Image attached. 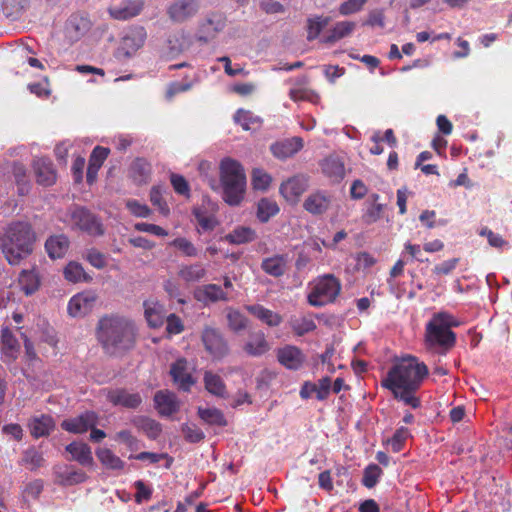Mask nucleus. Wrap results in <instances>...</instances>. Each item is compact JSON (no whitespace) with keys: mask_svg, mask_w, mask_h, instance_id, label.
Masks as SVG:
<instances>
[{"mask_svg":"<svg viewBox=\"0 0 512 512\" xmlns=\"http://www.w3.org/2000/svg\"><path fill=\"white\" fill-rule=\"evenodd\" d=\"M427 375V366L416 357L408 356L393 365L382 380V386L390 390L396 400L417 409L421 405L417 392Z\"/></svg>","mask_w":512,"mask_h":512,"instance_id":"obj_1","label":"nucleus"},{"mask_svg":"<svg viewBox=\"0 0 512 512\" xmlns=\"http://www.w3.org/2000/svg\"><path fill=\"white\" fill-rule=\"evenodd\" d=\"M136 332L135 323L119 315L104 316L97 326V338L108 352L130 349L134 345Z\"/></svg>","mask_w":512,"mask_h":512,"instance_id":"obj_2","label":"nucleus"},{"mask_svg":"<svg viewBox=\"0 0 512 512\" xmlns=\"http://www.w3.org/2000/svg\"><path fill=\"white\" fill-rule=\"evenodd\" d=\"M34 240L30 225L16 222L10 224L0 237V248L7 261L16 265L32 253Z\"/></svg>","mask_w":512,"mask_h":512,"instance_id":"obj_3","label":"nucleus"},{"mask_svg":"<svg viewBox=\"0 0 512 512\" xmlns=\"http://www.w3.org/2000/svg\"><path fill=\"white\" fill-rule=\"evenodd\" d=\"M220 179L225 202L231 206L239 205L246 187V176L242 165L231 158L223 159L220 164Z\"/></svg>","mask_w":512,"mask_h":512,"instance_id":"obj_4","label":"nucleus"},{"mask_svg":"<svg viewBox=\"0 0 512 512\" xmlns=\"http://www.w3.org/2000/svg\"><path fill=\"white\" fill-rule=\"evenodd\" d=\"M457 323L453 317L445 312L435 314L432 320L427 324L426 340L430 346H441L450 348L455 343V333L450 327L456 326Z\"/></svg>","mask_w":512,"mask_h":512,"instance_id":"obj_5","label":"nucleus"},{"mask_svg":"<svg viewBox=\"0 0 512 512\" xmlns=\"http://www.w3.org/2000/svg\"><path fill=\"white\" fill-rule=\"evenodd\" d=\"M341 291V283L332 274L318 277L307 295L308 303L314 307H322L332 303Z\"/></svg>","mask_w":512,"mask_h":512,"instance_id":"obj_6","label":"nucleus"},{"mask_svg":"<svg viewBox=\"0 0 512 512\" xmlns=\"http://www.w3.org/2000/svg\"><path fill=\"white\" fill-rule=\"evenodd\" d=\"M145 39L146 31L143 27L129 30L115 52L116 58L122 60L132 57L143 46Z\"/></svg>","mask_w":512,"mask_h":512,"instance_id":"obj_7","label":"nucleus"},{"mask_svg":"<svg viewBox=\"0 0 512 512\" xmlns=\"http://www.w3.org/2000/svg\"><path fill=\"white\" fill-rule=\"evenodd\" d=\"M195 367L185 358H179L170 367V375L178 389L188 392L195 385L196 379L193 377Z\"/></svg>","mask_w":512,"mask_h":512,"instance_id":"obj_8","label":"nucleus"},{"mask_svg":"<svg viewBox=\"0 0 512 512\" xmlns=\"http://www.w3.org/2000/svg\"><path fill=\"white\" fill-rule=\"evenodd\" d=\"M308 187L309 177L304 174H298L283 181L279 192L288 203L295 205Z\"/></svg>","mask_w":512,"mask_h":512,"instance_id":"obj_9","label":"nucleus"},{"mask_svg":"<svg viewBox=\"0 0 512 512\" xmlns=\"http://www.w3.org/2000/svg\"><path fill=\"white\" fill-rule=\"evenodd\" d=\"M71 224L89 235L98 236L103 234V227L99 219L81 207L72 211Z\"/></svg>","mask_w":512,"mask_h":512,"instance_id":"obj_10","label":"nucleus"},{"mask_svg":"<svg viewBox=\"0 0 512 512\" xmlns=\"http://www.w3.org/2000/svg\"><path fill=\"white\" fill-rule=\"evenodd\" d=\"M144 5V0H113L108 13L115 20L125 21L138 16Z\"/></svg>","mask_w":512,"mask_h":512,"instance_id":"obj_11","label":"nucleus"},{"mask_svg":"<svg viewBox=\"0 0 512 512\" xmlns=\"http://www.w3.org/2000/svg\"><path fill=\"white\" fill-rule=\"evenodd\" d=\"M201 339L206 351L214 359H221L227 355V342L217 329L212 327H205L202 331Z\"/></svg>","mask_w":512,"mask_h":512,"instance_id":"obj_12","label":"nucleus"},{"mask_svg":"<svg viewBox=\"0 0 512 512\" xmlns=\"http://www.w3.org/2000/svg\"><path fill=\"white\" fill-rule=\"evenodd\" d=\"M97 296L92 291H83L74 295L68 302L67 311L71 317H84L94 307Z\"/></svg>","mask_w":512,"mask_h":512,"instance_id":"obj_13","label":"nucleus"},{"mask_svg":"<svg viewBox=\"0 0 512 512\" xmlns=\"http://www.w3.org/2000/svg\"><path fill=\"white\" fill-rule=\"evenodd\" d=\"M215 211L216 204L206 197L202 199L200 205L193 208V215L202 230L211 231L216 227L217 220L214 216Z\"/></svg>","mask_w":512,"mask_h":512,"instance_id":"obj_14","label":"nucleus"},{"mask_svg":"<svg viewBox=\"0 0 512 512\" xmlns=\"http://www.w3.org/2000/svg\"><path fill=\"white\" fill-rule=\"evenodd\" d=\"M199 7L198 0H175L168 7L167 13L174 22L182 23L194 17Z\"/></svg>","mask_w":512,"mask_h":512,"instance_id":"obj_15","label":"nucleus"},{"mask_svg":"<svg viewBox=\"0 0 512 512\" xmlns=\"http://www.w3.org/2000/svg\"><path fill=\"white\" fill-rule=\"evenodd\" d=\"M331 204V194L327 191L317 190L305 198L303 208L312 215H322L329 210Z\"/></svg>","mask_w":512,"mask_h":512,"instance_id":"obj_16","label":"nucleus"},{"mask_svg":"<svg viewBox=\"0 0 512 512\" xmlns=\"http://www.w3.org/2000/svg\"><path fill=\"white\" fill-rule=\"evenodd\" d=\"M97 421V415L94 412L88 411L77 417L64 420L61 423V427L67 432L82 434L96 426Z\"/></svg>","mask_w":512,"mask_h":512,"instance_id":"obj_17","label":"nucleus"},{"mask_svg":"<svg viewBox=\"0 0 512 512\" xmlns=\"http://www.w3.org/2000/svg\"><path fill=\"white\" fill-rule=\"evenodd\" d=\"M91 29V21L88 17L80 14L72 15L65 25V36L71 42L80 40Z\"/></svg>","mask_w":512,"mask_h":512,"instance_id":"obj_18","label":"nucleus"},{"mask_svg":"<svg viewBox=\"0 0 512 512\" xmlns=\"http://www.w3.org/2000/svg\"><path fill=\"white\" fill-rule=\"evenodd\" d=\"M278 361L290 370H298L305 362V355L296 346L286 345L277 351Z\"/></svg>","mask_w":512,"mask_h":512,"instance_id":"obj_19","label":"nucleus"},{"mask_svg":"<svg viewBox=\"0 0 512 512\" xmlns=\"http://www.w3.org/2000/svg\"><path fill=\"white\" fill-rule=\"evenodd\" d=\"M155 407L162 416H171L180 409L177 396L168 390L158 391L154 396Z\"/></svg>","mask_w":512,"mask_h":512,"instance_id":"obj_20","label":"nucleus"},{"mask_svg":"<svg viewBox=\"0 0 512 512\" xmlns=\"http://www.w3.org/2000/svg\"><path fill=\"white\" fill-rule=\"evenodd\" d=\"M106 396L113 405L129 409L137 408L142 402V398L138 393H131L124 389L109 390Z\"/></svg>","mask_w":512,"mask_h":512,"instance_id":"obj_21","label":"nucleus"},{"mask_svg":"<svg viewBox=\"0 0 512 512\" xmlns=\"http://www.w3.org/2000/svg\"><path fill=\"white\" fill-rule=\"evenodd\" d=\"M144 316L148 325L157 328L163 325L165 318V308L156 299H148L143 303Z\"/></svg>","mask_w":512,"mask_h":512,"instance_id":"obj_22","label":"nucleus"},{"mask_svg":"<svg viewBox=\"0 0 512 512\" xmlns=\"http://www.w3.org/2000/svg\"><path fill=\"white\" fill-rule=\"evenodd\" d=\"M245 309L252 316L269 327H277L282 323V316L261 304L246 305Z\"/></svg>","mask_w":512,"mask_h":512,"instance_id":"obj_23","label":"nucleus"},{"mask_svg":"<svg viewBox=\"0 0 512 512\" xmlns=\"http://www.w3.org/2000/svg\"><path fill=\"white\" fill-rule=\"evenodd\" d=\"M303 148V140L300 137H293L271 146L273 155L279 159H286L293 156Z\"/></svg>","mask_w":512,"mask_h":512,"instance_id":"obj_24","label":"nucleus"},{"mask_svg":"<svg viewBox=\"0 0 512 512\" xmlns=\"http://www.w3.org/2000/svg\"><path fill=\"white\" fill-rule=\"evenodd\" d=\"M1 340L4 361L7 363L15 361L19 355L20 346L10 329H2Z\"/></svg>","mask_w":512,"mask_h":512,"instance_id":"obj_25","label":"nucleus"},{"mask_svg":"<svg viewBox=\"0 0 512 512\" xmlns=\"http://www.w3.org/2000/svg\"><path fill=\"white\" fill-rule=\"evenodd\" d=\"M195 298L202 302L227 301L228 297L224 290L216 284L203 285L196 289Z\"/></svg>","mask_w":512,"mask_h":512,"instance_id":"obj_26","label":"nucleus"},{"mask_svg":"<svg viewBox=\"0 0 512 512\" xmlns=\"http://www.w3.org/2000/svg\"><path fill=\"white\" fill-rule=\"evenodd\" d=\"M322 172L334 182H338L344 178V163L337 156H329L321 163Z\"/></svg>","mask_w":512,"mask_h":512,"instance_id":"obj_27","label":"nucleus"},{"mask_svg":"<svg viewBox=\"0 0 512 512\" xmlns=\"http://www.w3.org/2000/svg\"><path fill=\"white\" fill-rule=\"evenodd\" d=\"M66 451L71 454L72 460L77 461L83 466H91L93 457L91 448L83 442H72L66 446Z\"/></svg>","mask_w":512,"mask_h":512,"instance_id":"obj_28","label":"nucleus"},{"mask_svg":"<svg viewBox=\"0 0 512 512\" xmlns=\"http://www.w3.org/2000/svg\"><path fill=\"white\" fill-rule=\"evenodd\" d=\"M57 480L63 485H75L83 483L87 475L80 469H75L70 466L58 467L55 471Z\"/></svg>","mask_w":512,"mask_h":512,"instance_id":"obj_29","label":"nucleus"},{"mask_svg":"<svg viewBox=\"0 0 512 512\" xmlns=\"http://www.w3.org/2000/svg\"><path fill=\"white\" fill-rule=\"evenodd\" d=\"M288 259L285 255H274L263 259L261 268L263 271L273 277L284 275L287 270Z\"/></svg>","mask_w":512,"mask_h":512,"instance_id":"obj_30","label":"nucleus"},{"mask_svg":"<svg viewBox=\"0 0 512 512\" xmlns=\"http://www.w3.org/2000/svg\"><path fill=\"white\" fill-rule=\"evenodd\" d=\"M270 349L263 332H254L249 335L244 350L251 356H261Z\"/></svg>","mask_w":512,"mask_h":512,"instance_id":"obj_31","label":"nucleus"},{"mask_svg":"<svg viewBox=\"0 0 512 512\" xmlns=\"http://www.w3.org/2000/svg\"><path fill=\"white\" fill-rule=\"evenodd\" d=\"M45 248L50 258H62L69 248V240L65 235L51 236L46 240Z\"/></svg>","mask_w":512,"mask_h":512,"instance_id":"obj_32","label":"nucleus"},{"mask_svg":"<svg viewBox=\"0 0 512 512\" xmlns=\"http://www.w3.org/2000/svg\"><path fill=\"white\" fill-rule=\"evenodd\" d=\"M34 167L38 183L50 186L55 182L56 175L50 160L38 159L35 161Z\"/></svg>","mask_w":512,"mask_h":512,"instance_id":"obj_33","label":"nucleus"},{"mask_svg":"<svg viewBox=\"0 0 512 512\" xmlns=\"http://www.w3.org/2000/svg\"><path fill=\"white\" fill-rule=\"evenodd\" d=\"M205 389L212 395L220 398L227 397L226 385L223 379L211 371H206L204 374Z\"/></svg>","mask_w":512,"mask_h":512,"instance_id":"obj_34","label":"nucleus"},{"mask_svg":"<svg viewBox=\"0 0 512 512\" xmlns=\"http://www.w3.org/2000/svg\"><path fill=\"white\" fill-rule=\"evenodd\" d=\"M53 427V419L48 415L33 417L29 422L31 435L35 438L49 435Z\"/></svg>","mask_w":512,"mask_h":512,"instance_id":"obj_35","label":"nucleus"},{"mask_svg":"<svg viewBox=\"0 0 512 512\" xmlns=\"http://www.w3.org/2000/svg\"><path fill=\"white\" fill-rule=\"evenodd\" d=\"M20 289L28 296L34 294L40 286V279L34 270H23L18 278Z\"/></svg>","mask_w":512,"mask_h":512,"instance_id":"obj_36","label":"nucleus"},{"mask_svg":"<svg viewBox=\"0 0 512 512\" xmlns=\"http://www.w3.org/2000/svg\"><path fill=\"white\" fill-rule=\"evenodd\" d=\"M205 275L206 269L199 263L184 265L178 271V276L187 283L200 281Z\"/></svg>","mask_w":512,"mask_h":512,"instance_id":"obj_37","label":"nucleus"},{"mask_svg":"<svg viewBox=\"0 0 512 512\" xmlns=\"http://www.w3.org/2000/svg\"><path fill=\"white\" fill-rule=\"evenodd\" d=\"M99 461L108 469L122 470L124 462L108 448H99L96 450Z\"/></svg>","mask_w":512,"mask_h":512,"instance_id":"obj_38","label":"nucleus"},{"mask_svg":"<svg viewBox=\"0 0 512 512\" xmlns=\"http://www.w3.org/2000/svg\"><path fill=\"white\" fill-rule=\"evenodd\" d=\"M255 231L249 227L239 226L226 235V239L232 244H244L255 239Z\"/></svg>","mask_w":512,"mask_h":512,"instance_id":"obj_39","label":"nucleus"},{"mask_svg":"<svg viewBox=\"0 0 512 512\" xmlns=\"http://www.w3.org/2000/svg\"><path fill=\"white\" fill-rule=\"evenodd\" d=\"M63 274L65 279L72 283L90 280L82 265L75 261H71L65 266Z\"/></svg>","mask_w":512,"mask_h":512,"instance_id":"obj_40","label":"nucleus"},{"mask_svg":"<svg viewBox=\"0 0 512 512\" xmlns=\"http://www.w3.org/2000/svg\"><path fill=\"white\" fill-rule=\"evenodd\" d=\"M356 24L352 21H340L335 24L328 35L327 42H336L349 36L355 29Z\"/></svg>","mask_w":512,"mask_h":512,"instance_id":"obj_41","label":"nucleus"},{"mask_svg":"<svg viewBox=\"0 0 512 512\" xmlns=\"http://www.w3.org/2000/svg\"><path fill=\"white\" fill-rule=\"evenodd\" d=\"M226 318L228 327L234 332H240L247 327L248 319L239 310L227 308Z\"/></svg>","mask_w":512,"mask_h":512,"instance_id":"obj_42","label":"nucleus"},{"mask_svg":"<svg viewBox=\"0 0 512 512\" xmlns=\"http://www.w3.org/2000/svg\"><path fill=\"white\" fill-rule=\"evenodd\" d=\"M279 212V207L274 200L263 198L258 203L257 217L261 222H267Z\"/></svg>","mask_w":512,"mask_h":512,"instance_id":"obj_43","label":"nucleus"},{"mask_svg":"<svg viewBox=\"0 0 512 512\" xmlns=\"http://www.w3.org/2000/svg\"><path fill=\"white\" fill-rule=\"evenodd\" d=\"M198 415L204 422L210 425H226V420L223 413L217 408H199Z\"/></svg>","mask_w":512,"mask_h":512,"instance_id":"obj_44","label":"nucleus"},{"mask_svg":"<svg viewBox=\"0 0 512 512\" xmlns=\"http://www.w3.org/2000/svg\"><path fill=\"white\" fill-rule=\"evenodd\" d=\"M234 120L241 125L244 130L255 129L260 124V119L253 115L250 111L239 109L235 115Z\"/></svg>","mask_w":512,"mask_h":512,"instance_id":"obj_45","label":"nucleus"},{"mask_svg":"<svg viewBox=\"0 0 512 512\" xmlns=\"http://www.w3.org/2000/svg\"><path fill=\"white\" fill-rule=\"evenodd\" d=\"M293 331L302 336L313 331L316 328L315 322L308 317L294 318L290 321Z\"/></svg>","mask_w":512,"mask_h":512,"instance_id":"obj_46","label":"nucleus"},{"mask_svg":"<svg viewBox=\"0 0 512 512\" xmlns=\"http://www.w3.org/2000/svg\"><path fill=\"white\" fill-rule=\"evenodd\" d=\"M330 17H315L308 20V39L312 40L318 37L321 31L329 24Z\"/></svg>","mask_w":512,"mask_h":512,"instance_id":"obj_47","label":"nucleus"},{"mask_svg":"<svg viewBox=\"0 0 512 512\" xmlns=\"http://www.w3.org/2000/svg\"><path fill=\"white\" fill-rule=\"evenodd\" d=\"M44 459L40 452L35 448H28L24 451L22 463L27 465L29 469L34 470L43 465Z\"/></svg>","mask_w":512,"mask_h":512,"instance_id":"obj_48","label":"nucleus"},{"mask_svg":"<svg viewBox=\"0 0 512 512\" xmlns=\"http://www.w3.org/2000/svg\"><path fill=\"white\" fill-rule=\"evenodd\" d=\"M181 432L187 442L198 443L205 438L204 432L195 424H183Z\"/></svg>","mask_w":512,"mask_h":512,"instance_id":"obj_49","label":"nucleus"},{"mask_svg":"<svg viewBox=\"0 0 512 512\" xmlns=\"http://www.w3.org/2000/svg\"><path fill=\"white\" fill-rule=\"evenodd\" d=\"M479 235L486 237L489 245L496 249H505L509 246L508 242L503 239V237L497 233H494L487 227L482 228L479 231Z\"/></svg>","mask_w":512,"mask_h":512,"instance_id":"obj_50","label":"nucleus"},{"mask_svg":"<svg viewBox=\"0 0 512 512\" xmlns=\"http://www.w3.org/2000/svg\"><path fill=\"white\" fill-rule=\"evenodd\" d=\"M382 471L376 464L369 465L363 475L362 483L367 488H372L379 480Z\"/></svg>","mask_w":512,"mask_h":512,"instance_id":"obj_51","label":"nucleus"},{"mask_svg":"<svg viewBox=\"0 0 512 512\" xmlns=\"http://www.w3.org/2000/svg\"><path fill=\"white\" fill-rule=\"evenodd\" d=\"M170 182L177 194L189 197L190 196V186L187 180L179 174L171 173Z\"/></svg>","mask_w":512,"mask_h":512,"instance_id":"obj_52","label":"nucleus"},{"mask_svg":"<svg viewBox=\"0 0 512 512\" xmlns=\"http://www.w3.org/2000/svg\"><path fill=\"white\" fill-rule=\"evenodd\" d=\"M367 0H346L339 6V13L342 16H348L360 12Z\"/></svg>","mask_w":512,"mask_h":512,"instance_id":"obj_53","label":"nucleus"},{"mask_svg":"<svg viewBox=\"0 0 512 512\" xmlns=\"http://www.w3.org/2000/svg\"><path fill=\"white\" fill-rule=\"evenodd\" d=\"M252 183L257 190H266L271 183V176L261 169H254Z\"/></svg>","mask_w":512,"mask_h":512,"instance_id":"obj_54","label":"nucleus"},{"mask_svg":"<svg viewBox=\"0 0 512 512\" xmlns=\"http://www.w3.org/2000/svg\"><path fill=\"white\" fill-rule=\"evenodd\" d=\"M126 208L136 217L146 218L151 214V209L137 200L129 199L126 201Z\"/></svg>","mask_w":512,"mask_h":512,"instance_id":"obj_55","label":"nucleus"},{"mask_svg":"<svg viewBox=\"0 0 512 512\" xmlns=\"http://www.w3.org/2000/svg\"><path fill=\"white\" fill-rule=\"evenodd\" d=\"M383 209L384 205L380 203H370L363 215V221L367 224L378 221L382 217Z\"/></svg>","mask_w":512,"mask_h":512,"instance_id":"obj_56","label":"nucleus"},{"mask_svg":"<svg viewBox=\"0 0 512 512\" xmlns=\"http://www.w3.org/2000/svg\"><path fill=\"white\" fill-rule=\"evenodd\" d=\"M308 83V78L302 76L296 79L295 84L298 87L290 89L289 96L293 101L304 100L307 98V90L303 88Z\"/></svg>","mask_w":512,"mask_h":512,"instance_id":"obj_57","label":"nucleus"},{"mask_svg":"<svg viewBox=\"0 0 512 512\" xmlns=\"http://www.w3.org/2000/svg\"><path fill=\"white\" fill-rule=\"evenodd\" d=\"M171 245L182 251L186 256L194 257L197 255V249L193 243L186 238H176L171 242Z\"/></svg>","mask_w":512,"mask_h":512,"instance_id":"obj_58","label":"nucleus"},{"mask_svg":"<svg viewBox=\"0 0 512 512\" xmlns=\"http://www.w3.org/2000/svg\"><path fill=\"white\" fill-rule=\"evenodd\" d=\"M364 25L370 27H385V15L382 9H374L368 13L366 21L363 23Z\"/></svg>","mask_w":512,"mask_h":512,"instance_id":"obj_59","label":"nucleus"},{"mask_svg":"<svg viewBox=\"0 0 512 512\" xmlns=\"http://www.w3.org/2000/svg\"><path fill=\"white\" fill-rule=\"evenodd\" d=\"M409 435L408 429L401 427L396 430L392 439L389 441V445L394 452H399L402 449L403 443Z\"/></svg>","mask_w":512,"mask_h":512,"instance_id":"obj_60","label":"nucleus"},{"mask_svg":"<svg viewBox=\"0 0 512 512\" xmlns=\"http://www.w3.org/2000/svg\"><path fill=\"white\" fill-rule=\"evenodd\" d=\"M141 428L146 432L147 436L151 439H156L161 433L160 424L152 419H142Z\"/></svg>","mask_w":512,"mask_h":512,"instance_id":"obj_61","label":"nucleus"},{"mask_svg":"<svg viewBox=\"0 0 512 512\" xmlns=\"http://www.w3.org/2000/svg\"><path fill=\"white\" fill-rule=\"evenodd\" d=\"M86 260L97 269H102L107 264L105 255L96 249L87 252Z\"/></svg>","mask_w":512,"mask_h":512,"instance_id":"obj_62","label":"nucleus"},{"mask_svg":"<svg viewBox=\"0 0 512 512\" xmlns=\"http://www.w3.org/2000/svg\"><path fill=\"white\" fill-rule=\"evenodd\" d=\"M316 386L315 394L318 400H325L331 389V379L329 377L321 378L318 383H313Z\"/></svg>","mask_w":512,"mask_h":512,"instance_id":"obj_63","label":"nucleus"},{"mask_svg":"<svg viewBox=\"0 0 512 512\" xmlns=\"http://www.w3.org/2000/svg\"><path fill=\"white\" fill-rule=\"evenodd\" d=\"M109 155V149L104 148L101 146H97L93 149L90 158L89 163L93 164L94 166L101 167L105 161V159Z\"/></svg>","mask_w":512,"mask_h":512,"instance_id":"obj_64","label":"nucleus"}]
</instances>
